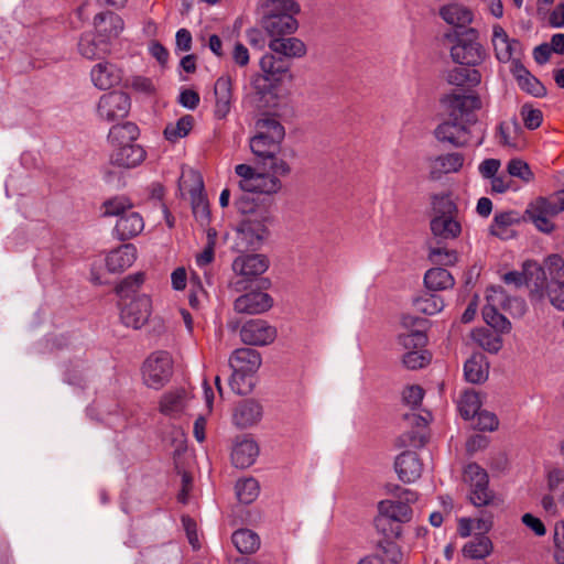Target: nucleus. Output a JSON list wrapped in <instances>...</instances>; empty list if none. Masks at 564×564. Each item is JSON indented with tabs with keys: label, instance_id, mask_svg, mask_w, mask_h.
<instances>
[{
	"label": "nucleus",
	"instance_id": "nucleus-12",
	"mask_svg": "<svg viewBox=\"0 0 564 564\" xmlns=\"http://www.w3.org/2000/svg\"><path fill=\"white\" fill-rule=\"evenodd\" d=\"M470 128V126L448 117L447 120L436 127L434 135L442 143H449L455 148H463L471 143Z\"/></svg>",
	"mask_w": 564,
	"mask_h": 564
},
{
	"label": "nucleus",
	"instance_id": "nucleus-48",
	"mask_svg": "<svg viewBox=\"0 0 564 564\" xmlns=\"http://www.w3.org/2000/svg\"><path fill=\"white\" fill-rule=\"evenodd\" d=\"M194 118L191 115L181 117L175 123H169L164 129V137L171 142L186 137L193 128Z\"/></svg>",
	"mask_w": 564,
	"mask_h": 564
},
{
	"label": "nucleus",
	"instance_id": "nucleus-34",
	"mask_svg": "<svg viewBox=\"0 0 564 564\" xmlns=\"http://www.w3.org/2000/svg\"><path fill=\"white\" fill-rule=\"evenodd\" d=\"M195 185L189 189L192 209L195 217L202 223L209 218V208L206 195L204 194V185L200 176L192 173Z\"/></svg>",
	"mask_w": 564,
	"mask_h": 564
},
{
	"label": "nucleus",
	"instance_id": "nucleus-64",
	"mask_svg": "<svg viewBox=\"0 0 564 564\" xmlns=\"http://www.w3.org/2000/svg\"><path fill=\"white\" fill-rule=\"evenodd\" d=\"M424 397V391L420 386L406 387L402 393L404 403L411 408H416L421 404Z\"/></svg>",
	"mask_w": 564,
	"mask_h": 564
},
{
	"label": "nucleus",
	"instance_id": "nucleus-39",
	"mask_svg": "<svg viewBox=\"0 0 564 564\" xmlns=\"http://www.w3.org/2000/svg\"><path fill=\"white\" fill-rule=\"evenodd\" d=\"M455 283L453 275L444 268L435 267L424 274V284L430 291H443L451 289Z\"/></svg>",
	"mask_w": 564,
	"mask_h": 564
},
{
	"label": "nucleus",
	"instance_id": "nucleus-3",
	"mask_svg": "<svg viewBox=\"0 0 564 564\" xmlns=\"http://www.w3.org/2000/svg\"><path fill=\"white\" fill-rule=\"evenodd\" d=\"M247 202L241 197L235 200L236 208L246 214L235 231L234 248L238 252L254 250L261 247L269 236V227L273 217L269 209H247Z\"/></svg>",
	"mask_w": 564,
	"mask_h": 564
},
{
	"label": "nucleus",
	"instance_id": "nucleus-45",
	"mask_svg": "<svg viewBox=\"0 0 564 564\" xmlns=\"http://www.w3.org/2000/svg\"><path fill=\"white\" fill-rule=\"evenodd\" d=\"M498 333L489 328H479L473 333V338L486 351L497 354L502 347V339Z\"/></svg>",
	"mask_w": 564,
	"mask_h": 564
},
{
	"label": "nucleus",
	"instance_id": "nucleus-5",
	"mask_svg": "<svg viewBox=\"0 0 564 564\" xmlns=\"http://www.w3.org/2000/svg\"><path fill=\"white\" fill-rule=\"evenodd\" d=\"M476 31L470 29L462 35L445 34V39L453 42L451 57L454 63L466 66H477L486 58V51L476 40Z\"/></svg>",
	"mask_w": 564,
	"mask_h": 564
},
{
	"label": "nucleus",
	"instance_id": "nucleus-30",
	"mask_svg": "<svg viewBox=\"0 0 564 564\" xmlns=\"http://www.w3.org/2000/svg\"><path fill=\"white\" fill-rule=\"evenodd\" d=\"M519 87L533 95L534 97H542L545 95V87L542 83L534 77L519 61H513L511 69Z\"/></svg>",
	"mask_w": 564,
	"mask_h": 564
},
{
	"label": "nucleus",
	"instance_id": "nucleus-33",
	"mask_svg": "<svg viewBox=\"0 0 564 564\" xmlns=\"http://www.w3.org/2000/svg\"><path fill=\"white\" fill-rule=\"evenodd\" d=\"M514 305L520 313L525 310V304L518 297H509L501 286H490L486 292V304L484 307L507 310Z\"/></svg>",
	"mask_w": 564,
	"mask_h": 564
},
{
	"label": "nucleus",
	"instance_id": "nucleus-57",
	"mask_svg": "<svg viewBox=\"0 0 564 564\" xmlns=\"http://www.w3.org/2000/svg\"><path fill=\"white\" fill-rule=\"evenodd\" d=\"M144 282V274L137 272L124 278L116 288V292L120 297H127L134 293Z\"/></svg>",
	"mask_w": 564,
	"mask_h": 564
},
{
	"label": "nucleus",
	"instance_id": "nucleus-25",
	"mask_svg": "<svg viewBox=\"0 0 564 564\" xmlns=\"http://www.w3.org/2000/svg\"><path fill=\"white\" fill-rule=\"evenodd\" d=\"M144 159V149L139 144L131 143L116 148L110 160L113 165L132 169L141 164Z\"/></svg>",
	"mask_w": 564,
	"mask_h": 564
},
{
	"label": "nucleus",
	"instance_id": "nucleus-15",
	"mask_svg": "<svg viewBox=\"0 0 564 564\" xmlns=\"http://www.w3.org/2000/svg\"><path fill=\"white\" fill-rule=\"evenodd\" d=\"M272 297L262 291H251L237 297L234 310L239 314H261L272 307Z\"/></svg>",
	"mask_w": 564,
	"mask_h": 564
},
{
	"label": "nucleus",
	"instance_id": "nucleus-4",
	"mask_svg": "<svg viewBox=\"0 0 564 564\" xmlns=\"http://www.w3.org/2000/svg\"><path fill=\"white\" fill-rule=\"evenodd\" d=\"M263 10L261 26L270 40L297 31L299 22L294 17L301 8L294 0L265 1Z\"/></svg>",
	"mask_w": 564,
	"mask_h": 564
},
{
	"label": "nucleus",
	"instance_id": "nucleus-19",
	"mask_svg": "<svg viewBox=\"0 0 564 564\" xmlns=\"http://www.w3.org/2000/svg\"><path fill=\"white\" fill-rule=\"evenodd\" d=\"M269 268V260L264 254L253 253L237 257L232 262V270L246 279H252L264 273Z\"/></svg>",
	"mask_w": 564,
	"mask_h": 564
},
{
	"label": "nucleus",
	"instance_id": "nucleus-35",
	"mask_svg": "<svg viewBox=\"0 0 564 564\" xmlns=\"http://www.w3.org/2000/svg\"><path fill=\"white\" fill-rule=\"evenodd\" d=\"M413 501L387 499L378 503V512L388 518L394 519L399 523L408 522L412 518L410 503Z\"/></svg>",
	"mask_w": 564,
	"mask_h": 564
},
{
	"label": "nucleus",
	"instance_id": "nucleus-43",
	"mask_svg": "<svg viewBox=\"0 0 564 564\" xmlns=\"http://www.w3.org/2000/svg\"><path fill=\"white\" fill-rule=\"evenodd\" d=\"M186 392L184 390L170 391L162 395L160 411L165 415H174L183 411L186 404Z\"/></svg>",
	"mask_w": 564,
	"mask_h": 564
},
{
	"label": "nucleus",
	"instance_id": "nucleus-20",
	"mask_svg": "<svg viewBox=\"0 0 564 564\" xmlns=\"http://www.w3.org/2000/svg\"><path fill=\"white\" fill-rule=\"evenodd\" d=\"M259 455V446L253 438L238 437L232 446L231 462L237 468H248L254 464Z\"/></svg>",
	"mask_w": 564,
	"mask_h": 564
},
{
	"label": "nucleus",
	"instance_id": "nucleus-8",
	"mask_svg": "<svg viewBox=\"0 0 564 564\" xmlns=\"http://www.w3.org/2000/svg\"><path fill=\"white\" fill-rule=\"evenodd\" d=\"M464 481L469 486V501L475 507L488 506L492 502L495 494L489 489L487 471L479 465L471 463L464 469Z\"/></svg>",
	"mask_w": 564,
	"mask_h": 564
},
{
	"label": "nucleus",
	"instance_id": "nucleus-63",
	"mask_svg": "<svg viewBox=\"0 0 564 564\" xmlns=\"http://www.w3.org/2000/svg\"><path fill=\"white\" fill-rule=\"evenodd\" d=\"M129 87L144 95H151L155 91L152 79L140 75L132 76L129 79Z\"/></svg>",
	"mask_w": 564,
	"mask_h": 564
},
{
	"label": "nucleus",
	"instance_id": "nucleus-26",
	"mask_svg": "<svg viewBox=\"0 0 564 564\" xmlns=\"http://www.w3.org/2000/svg\"><path fill=\"white\" fill-rule=\"evenodd\" d=\"M137 259V249L133 245H122L116 250L108 253L106 258V267L109 272H121L130 268Z\"/></svg>",
	"mask_w": 564,
	"mask_h": 564
},
{
	"label": "nucleus",
	"instance_id": "nucleus-50",
	"mask_svg": "<svg viewBox=\"0 0 564 564\" xmlns=\"http://www.w3.org/2000/svg\"><path fill=\"white\" fill-rule=\"evenodd\" d=\"M229 386L237 394H249L256 386L254 373L232 371L229 379Z\"/></svg>",
	"mask_w": 564,
	"mask_h": 564
},
{
	"label": "nucleus",
	"instance_id": "nucleus-16",
	"mask_svg": "<svg viewBox=\"0 0 564 564\" xmlns=\"http://www.w3.org/2000/svg\"><path fill=\"white\" fill-rule=\"evenodd\" d=\"M492 45L496 57L502 63L517 61L514 57L521 52V44L510 39L503 28L499 24L492 26Z\"/></svg>",
	"mask_w": 564,
	"mask_h": 564
},
{
	"label": "nucleus",
	"instance_id": "nucleus-59",
	"mask_svg": "<svg viewBox=\"0 0 564 564\" xmlns=\"http://www.w3.org/2000/svg\"><path fill=\"white\" fill-rule=\"evenodd\" d=\"M546 295L555 308L564 311V280L552 278L546 285Z\"/></svg>",
	"mask_w": 564,
	"mask_h": 564
},
{
	"label": "nucleus",
	"instance_id": "nucleus-11",
	"mask_svg": "<svg viewBox=\"0 0 564 564\" xmlns=\"http://www.w3.org/2000/svg\"><path fill=\"white\" fill-rule=\"evenodd\" d=\"M260 68L263 72V76L256 78L254 87H272L281 83L289 75L290 64L283 57H278L273 53H267L260 59Z\"/></svg>",
	"mask_w": 564,
	"mask_h": 564
},
{
	"label": "nucleus",
	"instance_id": "nucleus-17",
	"mask_svg": "<svg viewBox=\"0 0 564 564\" xmlns=\"http://www.w3.org/2000/svg\"><path fill=\"white\" fill-rule=\"evenodd\" d=\"M262 415V405L253 399H246L235 406L232 423L238 429H249L257 425L261 421Z\"/></svg>",
	"mask_w": 564,
	"mask_h": 564
},
{
	"label": "nucleus",
	"instance_id": "nucleus-51",
	"mask_svg": "<svg viewBox=\"0 0 564 564\" xmlns=\"http://www.w3.org/2000/svg\"><path fill=\"white\" fill-rule=\"evenodd\" d=\"M532 269H534L538 273L543 274L542 269L533 261H525L523 263L522 271H510L503 275V282L507 284H513L517 288H520L528 283L529 274L532 275Z\"/></svg>",
	"mask_w": 564,
	"mask_h": 564
},
{
	"label": "nucleus",
	"instance_id": "nucleus-47",
	"mask_svg": "<svg viewBox=\"0 0 564 564\" xmlns=\"http://www.w3.org/2000/svg\"><path fill=\"white\" fill-rule=\"evenodd\" d=\"M235 489L238 500L245 505L253 502L260 492L259 484L252 477L239 479Z\"/></svg>",
	"mask_w": 564,
	"mask_h": 564
},
{
	"label": "nucleus",
	"instance_id": "nucleus-23",
	"mask_svg": "<svg viewBox=\"0 0 564 564\" xmlns=\"http://www.w3.org/2000/svg\"><path fill=\"white\" fill-rule=\"evenodd\" d=\"M268 46L272 53L282 55L283 58H301L307 52L306 45L302 40L289 35L270 40Z\"/></svg>",
	"mask_w": 564,
	"mask_h": 564
},
{
	"label": "nucleus",
	"instance_id": "nucleus-13",
	"mask_svg": "<svg viewBox=\"0 0 564 564\" xmlns=\"http://www.w3.org/2000/svg\"><path fill=\"white\" fill-rule=\"evenodd\" d=\"M152 313V302L148 295H140L127 303L120 312V318L124 326L140 329Z\"/></svg>",
	"mask_w": 564,
	"mask_h": 564
},
{
	"label": "nucleus",
	"instance_id": "nucleus-9",
	"mask_svg": "<svg viewBox=\"0 0 564 564\" xmlns=\"http://www.w3.org/2000/svg\"><path fill=\"white\" fill-rule=\"evenodd\" d=\"M448 109V117L459 120L468 126L477 122L476 111L482 106L481 100L476 95H448L445 99Z\"/></svg>",
	"mask_w": 564,
	"mask_h": 564
},
{
	"label": "nucleus",
	"instance_id": "nucleus-53",
	"mask_svg": "<svg viewBox=\"0 0 564 564\" xmlns=\"http://www.w3.org/2000/svg\"><path fill=\"white\" fill-rule=\"evenodd\" d=\"M499 310L500 308L484 307V319L496 332L508 333L511 329V323L499 312Z\"/></svg>",
	"mask_w": 564,
	"mask_h": 564
},
{
	"label": "nucleus",
	"instance_id": "nucleus-6",
	"mask_svg": "<svg viewBox=\"0 0 564 564\" xmlns=\"http://www.w3.org/2000/svg\"><path fill=\"white\" fill-rule=\"evenodd\" d=\"M561 212H564V192L534 199L528 205L525 215L539 231L551 234L554 230V224L550 218Z\"/></svg>",
	"mask_w": 564,
	"mask_h": 564
},
{
	"label": "nucleus",
	"instance_id": "nucleus-14",
	"mask_svg": "<svg viewBox=\"0 0 564 564\" xmlns=\"http://www.w3.org/2000/svg\"><path fill=\"white\" fill-rule=\"evenodd\" d=\"M241 340L251 346H265L274 341L276 329L263 319H251L240 330Z\"/></svg>",
	"mask_w": 564,
	"mask_h": 564
},
{
	"label": "nucleus",
	"instance_id": "nucleus-29",
	"mask_svg": "<svg viewBox=\"0 0 564 564\" xmlns=\"http://www.w3.org/2000/svg\"><path fill=\"white\" fill-rule=\"evenodd\" d=\"M489 362L485 355L473 354L464 365V376L470 383L479 384L488 379Z\"/></svg>",
	"mask_w": 564,
	"mask_h": 564
},
{
	"label": "nucleus",
	"instance_id": "nucleus-10",
	"mask_svg": "<svg viewBox=\"0 0 564 564\" xmlns=\"http://www.w3.org/2000/svg\"><path fill=\"white\" fill-rule=\"evenodd\" d=\"M130 98L122 91L104 94L97 104V116L100 120L111 122L123 119L130 111Z\"/></svg>",
	"mask_w": 564,
	"mask_h": 564
},
{
	"label": "nucleus",
	"instance_id": "nucleus-27",
	"mask_svg": "<svg viewBox=\"0 0 564 564\" xmlns=\"http://www.w3.org/2000/svg\"><path fill=\"white\" fill-rule=\"evenodd\" d=\"M96 34L99 37H106L108 44L117 37L123 30V20L113 12L99 13L94 20Z\"/></svg>",
	"mask_w": 564,
	"mask_h": 564
},
{
	"label": "nucleus",
	"instance_id": "nucleus-31",
	"mask_svg": "<svg viewBox=\"0 0 564 564\" xmlns=\"http://www.w3.org/2000/svg\"><path fill=\"white\" fill-rule=\"evenodd\" d=\"M79 54L88 59L99 58L110 51V45L106 37H99L97 34H84L78 42Z\"/></svg>",
	"mask_w": 564,
	"mask_h": 564
},
{
	"label": "nucleus",
	"instance_id": "nucleus-18",
	"mask_svg": "<svg viewBox=\"0 0 564 564\" xmlns=\"http://www.w3.org/2000/svg\"><path fill=\"white\" fill-rule=\"evenodd\" d=\"M90 78L96 88L106 90L121 83L122 70L116 64L104 61L93 66Z\"/></svg>",
	"mask_w": 564,
	"mask_h": 564
},
{
	"label": "nucleus",
	"instance_id": "nucleus-56",
	"mask_svg": "<svg viewBox=\"0 0 564 564\" xmlns=\"http://www.w3.org/2000/svg\"><path fill=\"white\" fill-rule=\"evenodd\" d=\"M430 361L431 354L423 348L406 351L402 357L403 365L411 370L423 368L429 365Z\"/></svg>",
	"mask_w": 564,
	"mask_h": 564
},
{
	"label": "nucleus",
	"instance_id": "nucleus-32",
	"mask_svg": "<svg viewBox=\"0 0 564 564\" xmlns=\"http://www.w3.org/2000/svg\"><path fill=\"white\" fill-rule=\"evenodd\" d=\"M214 93L216 97L215 116L218 119H224L231 108V79L226 76L219 77L215 83Z\"/></svg>",
	"mask_w": 564,
	"mask_h": 564
},
{
	"label": "nucleus",
	"instance_id": "nucleus-24",
	"mask_svg": "<svg viewBox=\"0 0 564 564\" xmlns=\"http://www.w3.org/2000/svg\"><path fill=\"white\" fill-rule=\"evenodd\" d=\"M229 366L232 371L254 373L261 366V355L251 348L236 349L230 358Z\"/></svg>",
	"mask_w": 564,
	"mask_h": 564
},
{
	"label": "nucleus",
	"instance_id": "nucleus-61",
	"mask_svg": "<svg viewBox=\"0 0 564 564\" xmlns=\"http://www.w3.org/2000/svg\"><path fill=\"white\" fill-rule=\"evenodd\" d=\"M521 116L524 126L530 130L539 128L543 120L542 111L540 109L531 108L528 105L522 106Z\"/></svg>",
	"mask_w": 564,
	"mask_h": 564
},
{
	"label": "nucleus",
	"instance_id": "nucleus-55",
	"mask_svg": "<svg viewBox=\"0 0 564 564\" xmlns=\"http://www.w3.org/2000/svg\"><path fill=\"white\" fill-rule=\"evenodd\" d=\"M104 216L110 217L116 216L120 218L123 214L132 212V204L126 197H113L108 199L102 205Z\"/></svg>",
	"mask_w": 564,
	"mask_h": 564
},
{
	"label": "nucleus",
	"instance_id": "nucleus-22",
	"mask_svg": "<svg viewBox=\"0 0 564 564\" xmlns=\"http://www.w3.org/2000/svg\"><path fill=\"white\" fill-rule=\"evenodd\" d=\"M464 161V155L458 152L438 155L430 161V176L432 180H440L444 174L457 173Z\"/></svg>",
	"mask_w": 564,
	"mask_h": 564
},
{
	"label": "nucleus",
	"instance_id": "nucleus-1",
	"mask_svg": "<svg viewBox=\"0 0 564 564\" xmlns=\"http://www.w3.org/2000/svg\"><path fill=\"white\" fill-rule=\"evenodd\" d=\"M256 134L249 141V147L257 158V165H236L235 173L239 177L238 186L247 193L274 195L282 188L280 177L286 176L291 172L288 162L276 155L285 130L274 117L260 118L256 122Z\"/></svg>",
	"mask_w": 564,
	"mask_h": 564
},
{
	"label": "nucleus",
	"instance_id": "nucleus-37",
	"mask_svg": "<svg viewBox=\"0 0 564 564\" xmlns=\"http://www.w3.org/2000/svg\"><path fill=\"white\" fill-rule=\"evenodd\" d=\"M445 79L449 85L457 87L477 86L481 82V75L475 68L454 67L446 70Z\"/></svg>",
	"mask_w": 564,
	"mask_h": 564
},
{
	"label": "nucleus",
	"instance_id": "nucleus-46",
	"mask_svg": "<svg viewBox=\"0 0 564 564\" xmlns=\"http://www.w3.org/2000/svg\"><path fill=\"white\" fill-rule=\"evenodd\" d=\"M427 258L433 264L454 265L458 260V254L455 249L438 243L435 246L431 243Z\"/></svg>",
	"mask_w": 564,
	"mask_h": 564
},
{
	"label": "nucleus",
	"instance_id": "nucleus-38",
	"mask_svg": "<svg viewBox=\"0 0 564 564\" xmlns=\"http://www.w3.org/2000/svg\"><path fill=\"white\" fill-rule=\"evenodd\" d=\"M139 135V128L133 122L112 126L108 133V140L115 148L133 143Z\"/></svg>",
	"mask_w": 564,
	"mask_h": 564
},
{
	"label": "nucleus",
	"instance_id": "nucleus-21",
	"mask_svg": "<svg viewBox=\"0 0 564 564\" xmlns=\"http://www.w3.org/2000/svg\"><path fill=\"white\" fill-rule=\"evenodd\" d=\"M394 468L401 481L413 482L421 477L423 466L415 452L405 451L395 458Z\"/></svg>",
	"mask_w": 564,
	"mask_h": 564
},
{
	"label": "nucleus",
	"instance_id": "nucleus-62",
	"mask_svg": "<svg viewBox=\"0 0 564 564\" xmlns=\"http://www.w3.org/2000/svg\"><path fill=\"white\" fill-rule=\"evenodd\" d=\"M474 419L475 426L480 431H495L499 425L497 416L489 411H479Z\"/></svg>",
	"mask_w": 564,
	"mask_h": 564
},
{
	"label": "nucleus",
	"instance_id": "nucleus-36",
	"mask_svg": "<svg viewBox=\"0 0 564 564\" xmlns=\"http://www.w3.org/2000/svg\"><path fill=\"white\" fill-rule=\"evenodd\" d=\"M441 18L448 24L465 28L473 21V12L458 3H451L440 9Z\"/></svg>",
	"mask_w": 564,
	"mask_h": 564
},
{
	"label": "nucleus",
	"instance_id": "nucleus-60",
	"mask_svg": "<svg viewBox=\"0 0 564 564\" xmlns=\"http://www.w3.org/2000/svg\"><path fill=\"white\" fill-rule=\"evenodd\" d=\"M519 223L520 217L516 212H503L500 214H496L494 218V224L491 225V234L496 236H501L502 231L500 229H506L507 227H510L513 224Z\"/></svg>",
	"mask_w": 564,
	"mask_h": 564
},
{
	"label": "nucleus",
	"instance_id": "nucleus-49",
	"mask_svg": "<svg viewBox=\"0 0 564 564\" xmlns=\"http://www.w3.org/2000/svg\"><path fill=\"white\" fill-rule=\"evenodd\" d=\"M375 527L377 531L384 538L383 541L397 539L402 533L401 523L394 519L388 518L381 512L375 518Z\"/></svg>",
	"mask_w": 564,
	"mask_h": 564
},
{
	"label": "nucleus",
	"instance_id": "nucleus-58",
	"mask_svg": "<svg viewBox=\"0 0 564 564\" xmlns=\"http://www.w3.org/2000/svg\"><path fill=\"white\" fill-rule=\"evenodd\" d=\"M508 174L512 177H518L524 183L533 180L534 175L527 162L521 159H511L507 165Z\"/></svg>",
	"mask_w": 564,
	"mask_h": 564
},
{
	"label": "nucleus",
	"instance_id": "nucleus-2",
	"mask_svg": "<svg viewBox=\"0 0 564 564\" xmlns=\"http://www.w3.org/2000/svg\"><path fill=\"white\" fill-rule=\"evenodd\" d=\"M430 200V230L435 243L445 245L459 238L463 232L462 217L452 194H433Z\"/></svg>",
	"mask_w": 564,
	"mask_h": 564
},
{
	"label": "nucleus",
	"instance_id": "nucleus-7",
	"mask_svg": "<svg viewBox=\"0 0 564 564\" xmlns=\"http://www.w3.org/2000/svg\"><path fill=\"white\" fill-rule=\"evenodd\" d=\"M173 373V359L166 351H155L150 355L142 367L144 383L152 389L166 384Z\"/></svg>",
	"mask_w": 564,
	"mask_h": 564
},
{
	"label": "nucleus",
	"instance_id": "nucleus-54",
	"mask_svg": "<svg viewBox=\"0 0 564 564\" xmlns=\"http://www.w3.org/2000/svg\"><path fill=\"white\" fill-rule=\"evenodd\" d=\"M416 310L426 315H434L444 308V301L441 296L426 294L415 299Z\"/></svg>",
	"mask_w": 564,
	"mask_h": 564
},
{
	"label": "nucleus",
	"instance_id": "nucleus-40",
	"mask_svg": "<svg viewBox=\"0 0 564 564\" xmlns=\"http://www.w3.org/2000/svg\"><path fill=\"white\" fill-rule=\"evenodd\" d=\"M492 552V543L485 534L476 535L471 541L463 547L465 556L473 560H482Z\"/></svg>",
	"mask_w": 564,
	"mask_h": 564
},
{
	"label": "nucleus",
	"instance_id": "nucleus-52",
	"mask_svg": "<svg viewBox=\"0 0 564 564\" xmlns=\"http://www.w3.org/2000/svg\"><path fill=\"white\" fill-rule=\"evenodd\" d=\"M426 341L427 337L424 330L420 328L398 335V343L408 351L424 348Z\"/></svg>",
	"mask_w": 564,
	"mask_h": 564
},
{
	"label": "nucleus",
	"instance_id": "nucleus-42",
	"mask_svg": "<svg viewBox=\"0 0 564 564\" xmlns=\"http://www.w3.org/2000/svg\"><path fill=\"white\" fill-rule=\"evenodd\" d=\"M522 128L516 119L502 121L498 127V142L506 147H518Z\"/></svg>",
	"mask_w": 564,
	"mask_h": 564
},
{
	"label": "nucleus",
	"instance_id": "nucleus-28",
	"mask_svg": "<svg viewBox=\"0 0 564 564\" xmlns=\"http://www.w3.org/2000/svg\"><path fill=\"white\" fill-rule=\"evenodd\" d=\"M143 228V218L139 213L132 210L118 218L115 226V234L119 240L123 241L138 236Z\"/></svg>",
	"mask_w": 564,
	"mask_h": 564
},
{
	"label": "nucleus",
	"instance_id": "nucleus-44",
	"mask_svg": "<svg viewBox=\"0 0 564 564\" xmlns=\"http://www.w3.org/2000/svg\"><path fill=\"white\" fill-rule=\"evenodd\" d=\"M481 401L479 394L474 390H466L458 399L457 408L465 420H470L480 411Z\"/></svg>",
	"mask_w": 564,
	"mask_h": 564
},
{
	"label": "nucleus",
	"instance_id": "nucleus-41",
	"mask_svg": "<svg viewBox=\"0 0 564 564\" xmlns=\"http://www.w3.org/2000/svg\"><path fill=\"white\" fill-rule=\"evenodd\" d=\"M231 539L236 549L242 554H251L260 546L258 534L249 529L235 531Z\"/></svg>",
	"mask_w": 564,
	"mask_h": 564
}]
</instances>
